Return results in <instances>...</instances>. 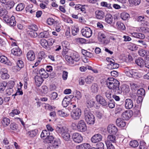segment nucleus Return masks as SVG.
<instances>
[{
  "label": "nucleus",
  "mask_w": 149,
  "mask_h": 149,
  "mask_svg": "<svg viewBox=\"0 0 149 149\" xmlns=\"http://www.w3.org/2000/svg\"><path fill=\"white\" fill-rule=\"evenodd\" d=\"M20 113L19 111L17 109H14L12 110L11 112L9 114L10 116L13 117L14 115L19 114Z\"/></svg>",
  "instance_id": "obj_58"
},
{
  "label": "nucleus",
  "mask_w": 149,
  "mask_h": 149,
  "mask_svg": "<svg viewBox=\"0 0 149 149\" xmlns=\"http://www.w3.org/2000/svg\"><path fill=\"white\" fill-rule=\"evenodd\" d=\"M103 95L105 96L108 99L110 100L112 99V95L111 92L109 91H107L105 93H103Z\"/></svg>",
  "instance_id": "obj_44"
},
{
  "label": "nucleus",
  "mask_w": 149,
  "mask_h": 149,
  "mask_svg": "<svg viewBox=\"0 0 149 149\" xmlns=\"http://www.w3.org/2000/svg\"><path fill=\"white\" fill-rule=\"evenodd\" d=\"M8 13V11L6 9L3 8L0 9V16L2 17L4 16Z\"/></svg>",
  "instance_id": "obj_57"
},
{
  "label": "nucleus",
  "mask_w": 149,
  "mask_h": 149,
  "mask_svg": "<svg viewBox=\"0 0 149 149\" xmlns=\"http://www.w3.org/2000/svg\"><path fill=\"white\" fill-rule=\"evenodd\" d=\"M132 35L134 37L139 39H143L145 37L144 34L141 33L134 32L132 33Z\"/></svg>",
  "instance_id": "obj_31"
},
{
  "label": "nucleus",
  "mask_w": 149,
  "mask_h": 149,
  "mask_svg": "<svg viewBox=\"0 0 149 149\" xmlns=\"http://www.w3.org/2000/svg\"><path fill=\"white\" fill-rule=\"evenodd\" d=\"M140 31L143 33L149 32V28L148 27H142L140 28Z\"/></svg>",
  "instance_id": "obj_64"
},
{
  "label": "nucleus",
  "mask_w": 149,
  "mask_h": 149,
  "mask_svg": "<svg viewBox=\"0 0 149 149\" xmlns=\"http://www.w3.org/2000/svg\"><path fill=\"white\" fill-rule=\"evenodd\" d=\"M144 61L141 58H139L135 61L136 63L141 67H143L144 65Z\"/></svg>",
  "instance_id": "obj_28"
},
{
  "label": "nucleus",
  "mask_w": 149,
  "mask_h": 149,
  "mask_svg": "<svg viewBox=\"0 0 149 149\" xmlns=\"http://www.w3.org/2000/svg\"><path fill=\"white\" fill-rule=\"evenodd\" d=\"M34 79L36 84L38 87L40 86L41 85L43 81L42 77L38 75L35 77Z\"/></svg>",
  "instance_id": "obj_23"
},
{
  "label": "nucleus",
  "mask_w": 149,
  "mask_h": 149,
  "mask_svg": "<svg viewBox=\"0 0 149 149\" xmlns=\"http://www.w3.org/2000/svg\"><path fill=\"white\" fill-rule=\"evenodd\" d=\"M144 65L145 67L149 69V56H147L145 58Z\"/></svg>",
  "instance_id": "obj_63"
},
{
  "label": "nucleus",
  "mask_w": 149,
  "mask_h": 149,
  "mask_svg": "<svg viewBox=\"0 0 149 149\" xmlns=\"http://www.w3.org/2000/svg\"><path fill=\"white\" fill-rule=\"evenodd\" d=\"M139 149H146V143L143 141L140 142Z\"/></svg>",
  "instance_id": "obj_61"
},
{
  "label": "nucleus",
  "mask_w": 149,
  "mask_h": 149,
  "mask_svg": "<svg viewBox=\"0 0 149 149\" xmlns=\"http://www.w3.org/2000/svg\"><path fill=\"white\" fill-rule=\"evenodd\" d=\"M107 105L110 108L112 109L115 107V102L113 99H111L108 102Z\"/></svg>",
  "instance_id": "obj_45"
},
{
  "label": "nucleus",
  "mask_w": 149,
  "mask_h": 149,
  "mask_svg": "<svg viewBox=\"0 0 149 149\" xmlns=\"http://www.w3.org/2000/svg\"><path fill=\"white\" fill-rule=\"evenodd\" d=\"M29 36L32 38H35L38 36V34L36 31L29 30L27 31Z\"/></svg>",
  "instance_id": "obj_36"
},
{
  "label": "nucleus",
  "mask_w": 149,
  "mask_h": 149,
  "mask_svg": "<svg viewBox=\"0 0 149 149\" xmlns=\"http://www.w3.org/2000/svg\"><path fill=\"white\" fill-rule=\"evenodd\" d=\"M46 57V55L44 51H41L38 54V58L39 60L40 59V60H41Z\"/></svg>",
  "instance_id": "obj_51"
},
{
  "label": "nucleus",
  "mask_w": 149,
  "mask_h": 149,
  "mask_svg": "<svg viewBox=\"0 0 149 149\" xmlns=\"http://www.w3.org/2000/svg\"><path fill=\"white\" fill-rule=\"evenodd\" d=\"M8 71L5 68H2L1 69L0 74L1 75V78L3 79H8L10 77L9 74H8Z\"/></svg>",
  "instance_id": "obj_14"
},
{
  "label": "nucleus",
  "mask_w": 149,
  "mask_h": 149,
  "mask_svg": "<svg viewBox=\"0 0 149 149\" xmlns=\"http://www.w3.org/2000/svg\"><path fill=\"white\" fill-rule=\"evenodd\" d=\"M91 146L88 143H84L76 146V149H89Z\"/></svg>",
  "instance_id": "obj_25"
},
{
  "label": "nucleus",
  "mask_w": 149,
  "mask_h": 149,
  "mask_svg": "<svg viewBox=\"0 0 149 149\" xmlns=\"http://www.w3.org/2000/svg\"><path fill=\"white\" fill-rule=\"evenodd\" d=\"M39 74L42 77H43L44 78H47L48 76L49 75L45 70L43 68H42L40 69L39 71Z\"/></svg>",
  "instance_id": "obj_32"
},
{
  "label": "nucleus",
  "mask_w": 149,
  "mask_h": 149,
  "mask_svg": "<svg viewBox=\"0 0 149 149\" xmlns=\"http://www.w3.org/2000/svg\"><path fill=\"white\" fill-rule=\"evenodd\" d=\"M81 115V109L78 108L73 109L70 113L71 118L73 119H78Z\"/></svg>",
  "instance_id": "obj_5"
},
{
  "label": "nucleus",
  "mask_w": 149,
  "mask_h": 149,
  "mask_svg": "<svg viewBox=\"0 0 149 149\" xmlns=\"http://www.w3.org/2000/svg\"><path fill=\"white\" fill-rule=\"evenodd\" d=\"M28 28L32 31H37L38 29L37 26L35 24H31L27 25Z\"/></svg>",
  "instance_id": "obj_47"
},
{
  "label": "nucleus",
  "mask_w": 149,
  "mask_h": 149,
  "mask_svg": "<svg viewBox=\"0 0 149 149\" xmlns=\"http://www.w3.org/2000/svg\"><path fill=\"white\" fill-rule=\"evenodd\" d=\"M102 139V136L99 134H95L91 138V141L93 143H96L100 141Z\"/></svg>",
  "instance_id": "obj_16"
},
{
  "label": "nucleus",
  "mask_w": 149,
  "mask_h": 149,
  "mask_svg": "<svg viewBox=\"0 0 149 149\" xmlns=\"http://www.w3.org/2000/svg\"><path fill=\"white\" fill-rule=\"evenodd\" d=\"M59 141V140L55 139L54 140V142H52V144H50L49 145L51 146V147L55 148L58 146Z\"/></svg>",
  "instance_id": "obj_49"
},
{
  "label": "nucleus",
  "mask_w": 149,
  "mask_h": 149,
  "mask_svg": "<svg viewBox=\"0 0 149 149\" xmlns=\"http://www.w3.org/2000/svg\"><path fill=\"white\" fill-rule=\"evenodd\" d=\"M40 43L41 46L45 48H47L49 47L48 42L45 39H41L40 41Z\"/></svg>",
  "instance_id": "obj_39"
},
{
  "label": "nucleus",
  "mask_w": 149,
  "mask_h": 149,
  "mask_svg": "<svg viewBox=\"0 0 149 149\" xmlns=\"http://www.w3.org/2000/svg\"><path fill=\"white\" fill-rule=\"evenodd\" d=\"M25 7L24 4L23 3H20L17 5L16 8V10L17 11H21L23 10Z\"/></svg>",
  "instance_id": "obj_48"
},
{
  "label": "nucleus",
  "mask_w": 149,
  "mask_h": 149,
  "mask_svg": "<svg viewBox=\"0 0 149 149\" xmlns=\"http://www.w3.org/2000/svg\"><path fill=\"white\" fill-rule=\"evenodd\" d=\"M129 3L132 5L137 6L140 3V0H129Z\"/></svg>",
  "instance_id": "obj_54"
},
{
  "label": "nucleus",
  "mask_w": 149,
  "mask_h": 149,
  "mask_svg": "<svg viewBox=\"0 0 149 149\" xmlns=\"http://www.w3.org/2000/svg\"><path fill=\"white\" fill-rule=\"evenodd\" d=\"M56 130L58 133L61 134V136L65 141H68L70 140V136L67 129L65 127H57Z\"/></svg>",
  "instance_id": "obj_3"
},
{
  "label": "nucleus",
  "mask_w": 149,
  "mask_h": 149,
  "mask_svg": "<svg viewBox=\"0 0 149 149\" xmlns=\"http://www.w3.org/2000/svg\"><path fill=\"white\" fill-rule=\"evenodd\" d=\"M94 79V77L92 76H88L85 79V81L87 84H90L92 83Z\"/></svg>",
  "instance_id": "obj_46"
},
{
  "label": "nucleus",
  "mask_w": 149,
  "mask_h": 149,
  "mask_svg": "<svg viewBox=\"0 0 149 149\" xmlns=\"http://www.w3.org/2000/svg\"><path fill=\"white\" fill-rule=\"evenodd\" d=\"M96 17L98 19H102L104 17V13L102 10H96L95 12Z\"/></svg>",
  "instance_id": "obj_20"
},
{
  "label": "nucleus",
  "mask_w": 149,
  "mask_h": 149,
  "mask_svg": "<svg viewBox=\"0 0 149 149\" xmlns=\"http://www.w3.org/2000/svg\"><path fill=\"white\" fill-rule=\"evenodd\" d=\"M38 132V130L37 129H35L28 131L26 132V134L29 137H33L37 135Z\"/></svg>",
  "instance_id": "obj_24"
},
{
  "label": "nucleus",
  "mask_w": 149,
  "mask_h": 149,
  "mask_svg": "<svg viewBox=\"0 0 149 149\" xmlns=\"http://www.w3.org/2000/svg\"><path fill=\"white\" fill-rule=\"evenodd\" d=\"M125 71L126 75L130 77L136 78L139 76V74L136 70L130 69L127 68Z\"/></svg>",
  "instance_id": "obj_6"
},
{
  "label": "nucleus",
  "mask_w": 149,
  "mask_h": 149,
  "mask_svg": "<svg viewBox=\"0 0 149 149\" xmlns=\"http://www.w3.org/2000/svg\"><path fill=\"white\" fill-rule=\"evenodd\" d=\"M7 88H13L15 85V82L13 81H10L8 83H7Z\"/></svg>",
  "instance_id": "obj_60"
},
{
  "label": "nucleus",
  "mask_w": 149,
  "mask_h": 149,
  "mask_svg": "<svg viewBox=\"0 0 149 149\" xmlns=\"http://www.w3.org/2000/svg\"><path fill=\"white\" fill-rule=\"evenodd\" d=\"M84 117L88 124H93L94 123L95 120V117L93 113L91 112L89 109L87 108L84 110Z\"/></svg>",
  "instance_id": "obj_2"
},
{
  "label": "nucleus",
  "mask_w": 149,
  "mask_h": 149,
  "mask_svg": "<svg viewBox=\"0 0 149 149\" xmlns=\"http://www.w3.org/2000/svg\"><path fill=\"white\" fill-rule=\"evenodd\" d=\"M10 120L9 119L7 118H3L1 121L3 125L5 127H6L10 123Z\"/></svg>",
  "instance_id": "obj_40"
},
{
  "label": "nucleus",
  "mask_w": 149,
  "mask_h": 149,
  "mask_svg": "<svg viewBox=\"0 0 149 149\" xmlns=\"http://www.w3.org/2000/svg\"><path fill=\"white\" fill-rule=\"evenodd\" d=\"M8 25L11 26H14L16 25V22L15 20V17L14 16H12L10 18L8 22Z\"/></svg>",
  "instance_id": "obj_30"
},
{
  "label": "nucleus",
  "mask_w": 149,
  "mask_h": 149,
  "mask_svg": "<svg viewBox=\"0 0 149 149\" xmlns=\"http://www.w3.org/2000/svg\"><path fill=\"white\" fill-rule=\"evenodd\" d=\"M7 84V82L5 81L0 82V91H4Z\"/></svg>",
  "instance_id": "obj_43"
},
{
  "label": "nucleus",
  "mask_w": 149,
  "mask_h": 149,
  "mask_svg": "<svg viewBox=\"0 0 149 149\" xmlns=\"http://www.w3.org/2000/svg\"><path fill=\"white\" fill-rule=\"evenodd\" d=\"M65 58L68 64L71 65L74 64V61L77 62L79 61L80 57L77 53L75 52L71 54L70 56L65 55Z\"/></svg>",
  "instance_id": "obj_4"
},
{
  "label": "nucleus",
  "mask_w": 149,
  "mask_h": 149,
  "mask_svg": "<svg viewBox=\"0 0 149 149\" xmlns=\"http://www.w3.org/2000/svg\"><path fill=\"white\" fill-rule=\"evenodd\" d=\"M49 34L48 31H45L41 32L38 35V36L40 38H47L49 37Z\"/></svg>",
  "instance_id": "obj_33"
},
{
  "label": "nucleus",
  "mask_w": 149,
  "mask_h": 149,
  "mask_svg": "<svg viewBox=\"0 0 149 149\" xmlns=\"http://www.w3.org/2000/svg\"><path fill=\"white\" fill-rule=\"evenodd\" d=\"M72 139L73 141L77 143H79L83 141V137L81 134L74 132L72 134Z\"/></svg>",
  "instance_id": "obj_9"
},
{
  "label": "nucleus",
  "mask_w": 149,
  "mask_h": 149,
  "mask_svg": "<svg viewBox=\"0 0 149 149\" xmlns=\"http://www.w3.org/2000/svg\"><path fill=\"white\" fill-rule=\"evenodd\" d=\"M79 31V29L77 26H73L72 28V32L73 36H75Z\"/></svg>",
  "instance_id": "obj_50"
},
{
  "label": "nucleus",
  "mask_w": 149,
  "mask_h": 149,
  "mask_svg": "<svg viewBox=\"0 0 149 149\" xmlns=\"http://www.w3.org/2000/svg\"><path fill=\"white\" fill-rule=\"evenodd\" d=\"M7 60V58L4 56H2L1 54L0 53V62L3 63L4 64L6 63Z\"/></svg>",
  "instance_id": "obj_59"
},
{
  "label": "nucleus",
  "mask_w": 149,
  "mask_h": 149,
  "mask_svg": "<svg viewBox=\"0 0 149 149\" xmlns=\"http://www.w3.org/2000/svg\"><path fill=\"white\" fill-rule=\"evenodd\" d=\"M50 134L49 131H47L46 130H43L40 136L41 138H43V139H45L46 137H47Z\"/></svg>",
  "instance_id": "obj_37"
},
{
  "label": "nucleus",
  "mask_w": 149,
  "mask_h": 149,
  "mask_svg": "<svg viewBox=\"0 0 149 149\" xmlns=\"http://www.w3.org/2000/svg\"><path fill=\"white\" fill-rule=\"evenodd\" d=\"M105 19L107 23L109 24H111L113 22V17L111 14H107L105 15Z\"/></svg>",
  "instance_id": "obj_27"
},
{
  "label": "nucleus",
  "mask_w": 149,
  "mask_h": 149,
  "mask_svg": "<svg viewBox=\"0 0 149 149\" xmlns=\"http://www.w3.org/2000/svg\"><path fill=\"white\" fill-rule=\"evenodd\" d=\"M50 97L52 100H58L59 97H58V95L57 93L55 92H53L50 95Z\"/></svg>",
  "instance_id": "obj_52"
},
{
  "label": "nucleus",
  "mask_w": 149,
  "mask_h": 149,
  "mask_svg": "<svg viewBox=\"0 0 149 149\" xmlns=\"http://www.w3.org/2000/svg\"><path fill=\"white\" fill-rule=\"evenodd\" d=\"M133 106L132 101L130 99H126L125 101V107L127 109L132 108Z\"/></svg>",
  "instance_id": "obj_21"
},
{
  "label": "nucleus",
  "mask_w": 149,
  "mask_h": 149,
  "mask_svg": "<svg viewBox=\"0 0 149 149\" xmlns=\"http://www.w3.org/2000/svg\"><path fill=\"white\" fill-rule=\"evenodd\" d=\"M129 145L132 147L135 148L139 145V143L136 141H132L130 142Z\"/></svg>",
  "instance_id": "obj_55"
},
{
  "label": "nucleus",
  "mask_w": 149,
  "mask_h": 149,
  "mask_svg": "<svg viewBox=\"0 0 149 149\" xmlns=\"http://www.w3.org/2000/svg\"><path fill=\"white\" fill-rule=\"evenodd\" d=\"M72 95L65 96L62 102V105L64 107H67L69 103V101L72 98Z\"/></svg>",
  "instance_id": "obj_22"
},
{
  "label": "nucleus",
  "mask_w": 149,
  "mask_h": 149,
  "mask_svg": "<svg viewBox=\"0 0 149 149\" xmlns=\"http://www.w3.org/2000/svg\"><path fill=\"white\" fill-rule=\"evenodd\" d=\"M24 66V64L23 61L21 60H18L17 63V65L13 67L14 71L17 72L20 70L21 68H23Z\"/></svg>",
  "instance_id": "obj_17"
},
{
  "label": "nucleus",
  "mask_w": 149,
  "mask_h": 149,
  "mask_svg": "<svg viewBox=\"0 0 149 149\" xmlns=\"http://www.w3.org/2000/svg\"><path fill=\"white\" fill-rule=\"evenodd\" d=\"M116 25L118 28L120 30H124L125 29V27L124 24L120 22H117Z\"/></svg>",
  "instance_id": "obj_42"
},
{
  "label": "nucleus",
  "mask_w": 149,
  "mask_h": 149,
  "mask_svg": "<svg viewBox=\"0 0 149 149\" xmlns=\"http://www.w3.org/2000/svg\"><path fill=\"white\" fill-rule=\"evenodd\" d=\"M98 85L97 84L94 83L92 85L91 88L92 92L94 93H97L98 91Z\"/></svg>",
  "instance_id": "obj_35"
},
{
  "label": "nucleus",
  "mask_w": 149,
  "mask_h": 149,
  "mask_svg": "<svg viewBox=\"0 0 149 149\" xmlns=\"http://www.w3.org/2000/svg\"><path fill=\"white\" fill-rule=\"evenodd\" d=\"M130 91L128 86L124 84L121 87L119 86V89L117 91V94H120L123 91L124 93H128Z\"/></svg>",
  "instance_id": "obj_18"
},
{
  "label": "nucleus",
  "mask_w": 149,
  "mask_h": 149,
  "mask_svg": "<svg viewBox=\"0 0 149 149\" xmlns=\"http://www.w3.org/2000/svg\"><path fill=\"white\" fill-rule=\"evenodd\" d=\"M15 4V3L14 1H10L6 2L5 7L7 10H9L13 7Z\"/></svg>",
  "instance_id": "obj_29"
},
{
  "label": "nucleus",
  "mask_w": 149,
  "mask_h": 149,
  "mask_svg": "<svg viewBox=\"0 0 149 149\" xmlns=\"http://www.w3.org/2000/svg\"><path fill=\"white\" fill-rule=\"evenodd\" d=\"M86 104L88 108H91L94 107L95 109H98L100 108L99 104L96 103L93 99H90L89 100H86Z\"/></svg>",
  "instance_id": "obj_10"
},
{
  "label": "nucleus",
  "mask_w": 149,
  "mask_h": 149,
  "mask_svg": "<svg viewBox=\"0 0 149 149\" xmlns=\"http://www.w3.org/2000/svg\"><path fill=\"white\" fill-rule=\"evenodd\" d=\"M26 57L28 60L30 61H33L35 58V54L33 50H30L26 54Z\"/></svg>",
  "instance_id": "obj_19"
},
{
  "label": "nucleus",
  "mask_w": 149,
  "mask_h": 149,
  "mask_svg": "<svg viewBox=\"0 0 149 149\" xmlns=\"http://www.w3.org/2000/svg\"><path fill=\"white\" fill-rule=\"evenodd\" d=\"M136 19L138 22L143 23L146 20V19L144 16H140L137 17Z\"/></svg>",
  "instance_id": "obj_56"
},
{
  "label": "nucleus",
  "mask_w": 149,
  "mask_h": 149,
  "mask_svg": "<svg viewBox=\"0 0 149 149\" xmlns=\"http://www.w3.org/2000/svg\"><path fill=\"white\" fill-rule=\"evenodd\" d=\"M11 53L14 55L17 56H19L22 54V52L18 46H16L11 50Z\"/></svg>",
  "instance_id": "obj_13"
},
{
  "label": "nucleus",
  "mask_w": 149,
  "mask_h": 149,
  "mask_svg": "<svg viewBox=\"0 0 149 149\" xmlns=\"http://www.w3.org/2000/svg\"><path fill=\"white\" fill-rule=\"evenodd\" d=\"M138 53L142 57L145 56H146V57L147 56H149V55H148V52L146 50L144 49L139 50L138 51Z\"/></svg>",
  "instance_id": "obj_34"
},
{
  "label": "nucleus",
  "mask_w": 149,
  "mask_h": 149,
  "mask_svg": "<svg viewBox=\"0 0 149 149\" xmlns=\"http://www.w3.org/2000/svg\"><path fill=\"white\" fill-rule=\"evenodd\" d=\"M137 93L140 95L144 96L145 95V91L143 88H141L138 90Z\"/></svg>",
  "instance_id": "obj_62"
},
{
  "label": "nucleus",
  "mask_w": 149,
  "mask_h": 149,
  "mask_svg": "<svg viewBox=\"0 0 149 149\" xmlns=\"http://www.w3.org/2000/svg\"><path fill=\"white\" fill-rule=\"evenodd\" d=\"M115 134L109 135L108 136L107 139L108 143L109 141H111L112 142L114 143L116 142V137Z\"/></svg>",
  "instance_id": "obj_41"
},
{
  "label": "nucleus",
  "mask_w": 149,
  "mask_h": 149,
  "mask_svg": "<svg viewBox=\"0 0 149 149\" xmlns=\"http://www.w3.org/2000/svg\"><path fill=\"white\" fill-rule=\"evenodd\" d=\"M120 17L123 20H126L130 17L129 15L127 13L124 12L120 14Z\"/></svg>",
  "instance_id": "obj_38"
},
{
  "label": "nucleus",
  "mask_w": 149,
  "mask_h": 149,
  "mask_svg": "<svg viewBox=\"0 0 149 149\" xmlns=\"http://www.w3.org/2000/svg\"><path fill=\"white\" fill-rule=\"evenodd\" d=\"M95 98L97 103H98L104 106H107V103L105 99L100 95H97L95 96Z\"/></svg>",
  "instance_id": "obj_11"
},
{
  "label": "nucleus",
  "mask_w": 149,
  "mask_h": 149,
  "mask_svg": "<svg viewBox=\"0 0 149 149\" xmlns=\"http://www.w3.org/2000/svg\"><path fill=\"white\" fill-rule=\"evenodd\" d=\"M107 86L110 89H112L116 94L119 89L120 83L119 82L114 78H108L106 81Z\"/></svg>",
  "instance_id": "obj_1"
},
{
  "label": "nucleus",
  "mask_w": 149,
  "mask_h": 149,
  "mask_svg": "<svg viewBox=\"0 0 149 149\" xmlns=\"http://www.w3.org/2000/svg\"><path fill=\"white\" fill-rule=\"evenodd\" d=\"M133 115V113L132 111H126L122 114V117L123 120H127Z\"/></svg>",
  "instance_id": "obj_15"
},
{
  "label": "nucleus",
  "mask_w": 149,
  "mask_h": 149,
  "mask_svg": "<svg viewBox=\"0 0 149 149\" xmlns=\"http://www.w3.org/2000/svg\"><path fill=\"white\" fill-rule=\"evenodd\" d=\"M107 131L111 134H116L118 131V129L113 124H110L107 127Z\"/></svg>",
  "instance_id": "obj_12"
},
{
  "label": "nucleus",
  "mask_w": 149,
  "mask_h": 149,
  "mask_svg": "<svg viewBox=\"0 0 149 149\" xmlns=\"http://www.w3.org/2000/svg\"><path fill=\"white\" fill-rule=\"evenodd\" d=\"M82 35L87 38L90 37L92 34V31L90 28L86 27L82 29L81 31Z\"/></svg>",
  "instance_id": "obj_8"
},
{
  "label": "nucleus",
  "mask_w": 149,
  "mask_h": 149,
  "mask_svg": "<svg viewBox=\"0 0 149 149\" xmlns=\"http://www.w3.org/2000/svg\"><path fill=\"white\" fill-rule=\"evenodd\" d=\"M54 138L52 135H49L47 137H46L45 139L47 141V142L48 143L52 144V142H54Z\"/></svg>",
  "instance_id": "obj_53"
},
{
  "label": "nucleus",
  "mask_w": 149,
  "mask_h": 149,
  "mask_svg": "<svg viewBox=\"0 0 149 149\" xmlns=\"http://www.w3.org/2000/svg\"><path fill=\"white\" fill-rule=\"evenodd\" d=\"M116 123L117 125L120 127H123L125 126L126 125V123L125 121L122 120L120 118H118L116 120Z\"/></svg>",
  "instance_id": "obj_26"
},
{
  "label": "nucleus",
  "mask_w": 149,
  "mask_h": 149,
  "mask_svg": "<svg viewBox=\"0 0 149 149\" xmlns=\"http://www.w3.org/2000/svg\"><path fill=\"white\" fill-rule=\"evenodd\" d=\"M77 128L78 131L80 132H84L86 130V124L84 120H81L79 121L77 125Z\"/></svg>",
  "instance_id": "obj_7"
}]
</instances>
